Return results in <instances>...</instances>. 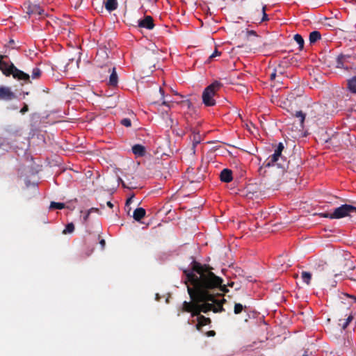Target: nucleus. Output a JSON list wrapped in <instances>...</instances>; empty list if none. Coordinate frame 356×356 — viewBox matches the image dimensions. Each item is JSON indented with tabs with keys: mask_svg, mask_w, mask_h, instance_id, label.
Wrapping results in <instances>:
<instances>
[{
	"mask_svg": "<svg viewBox=\"0 0 356 356\" xmlns=\"http://www.w3.org/2000/svg\"><path fill=\"white\" fill-rule=\"evenodd\" d=\"M213 268L208 265L193 261L191 270H184L186 278L184 283L191 301H184L180 309L181 312L190 313L192 317H197L195 328L201 331L203 326L209 325L211 320L202 315L212 311L214 313L225 312V298L218 299L222 293L228 291L226 285L222 284V279L216 275Z\"/></svg>",
	"mask_w": 356,
	"mask_h": 356,
	"instance_id": "obj_1",
	"label": "nucleus"
},
{
	"mask_svg": "<svg viewBox=\"0 0 356 356\" xmlns=\"http://www.w3.org/2000/svg\"><path fill=\"white\" fill-rule=\"evenodd\" d=\"M6 56L0 55V70L2 73L9 76L10 75L15 79L18 81H24L25 83H31L30 75L17 68L13 63H8L3 60Z\"/></svg>",
	"mask_w": 356,
	"mask_h": 356,
	"instance_id": "obj_2",
	"label": "nucleus"
},
{
	"mask_svg": "<svg viewBox=\"0 0 356 356\" xmlns=\"http://www.w3.org/2000/svg\"><path fill=\"white\" fill-rule=\"evenodd\" d=\"M284 149V146L283 143H279L274 150V153L264 161L261 168L263 167L269 168L275 165L282 170L288 168V163L282 155Z\"/></svg>",
	"mask_w": 356,
	"mask_h": 356,
	"instance_id": "obj_3",
	"label": "nucleus"
},
{
	"mask_svg": "<svg viewBox=\"0 0 356 356\" xmlns=\"http://www.w3.org/2000/svg\"><path fill=\"white\" fill-rule=\"evenodd\" d=\"M355 215L356 207L345 204L334 209L333 212L325 213L324 217L329 218L330 219H339L346 216L352 218Z\"/></svg>",
	"mask_w": 356,
	"mask_h": 356,
	"instance_id": "obj_4",
	"label": "nucleus"
},
{
	"mask_svg": "<svg viewBox=\"0 0 356 356\" xmlns=\"http://www.w3.org/2000/svg\"><path fill=\"white\" fill-rule=\"evenodd\" d=\"M221 86L222 83L216 81L204 89L202 93V101L207 106H212L216 104L213 96Z\"/></svg>",
	"mask_w": 356,
	"mask_h": 356,
	"instance_id": "obj_5",
	"label": "nucleus"
},
{
	"mask_svg": "<svg viewBox=\"0 0 356 356\" xmlns=\"http://www.w3.org/2000/svg\"><path fill=\"white\" fill-rule=\"evenodd\" d=\"M337 318L339 326H340L342 330H345L353 320L354 314L349 307H343L339 309Z\"/></svg>",
	"mask_w": 356,
	"mask_h": 356,
	"instance_id": "obj_6",
	"label": "nucleus"
},
{
	"mask_svg": "<svg viewBox=\"0 0 356 356\" xmlns=\"http://www.w3.org/2000/svg\"><path fill=\"white\" fill-rule=\"evenodd\" d=\"M266 6H263L261 9L252 10L250 13V19L254 24H261L268 20L266 13Z\"/></svg>",
	"mask_w": 356,
	"mask_h": 356,
	"instance_id": "obj_7",
	"label": "nucleus"
},
{
	"mask_svg": "<svg viewBox=\"0 0 356 356\" xmlns=\"http://www.w3.org/2000/svg\"><path fill=\"white\" fill-rule=\"evenodd\" d=\"M17 98V95L7 86H0V101H12Z\"/></svg>",
	"mask_w": 356,
	"mask_h": 356,
	"instance_id": "obj_8",
	"label": "nucleus"
},
{
	"mask_svg": "<svg viewBox=\"0 0 356 356\" xmlns=\"http://www.w3.org/2000/svg\"><path fill=\"white\" fill-rule=\"evenodd\" d=\"M105 72L110 73L108 84L111 86H116L118 83V77L115 70V67H111L106 65L104 67Z\"/></svg>",
	"mask_w": 356,
	"mask_h": 356,
	"instance_id": "obj_9",
	"label": "nucleus"
},
{
	"mask_svg": "<svg viewBox=\"0 0 356 356\" xmlns=\"http://www.w3.org/2000/svg\"><path fill=\"white\" fill-rule=\"evenodd\" d=\"M138 23L140 28L152 30L154 27L153 18L149 15H147L144 19L138 20Z\"/></svg>",
	"mask_w": 356,
	"mask_h": 356,
	"instance_id": "obj_10",
	"label": "nucleus"
},
{
	"mask_svg": "<svg viewBox=\"0 0 356 356\" xmlns=\"http://www.w3.org/2000/svg\"><path fill=\"white\" fill-rule=\"evenodd\" d=\"M220 179L222 182L229 183L232 181V172L227 168L223 169L220 174Z\"/></svg>",
	"mask_w": 356,
	"mask_h": 356,
	"instance_id": "obj_11",
	"label": "nucleus"
},
{
	"mask_svg": "<svg viewBox=\"0 0 356 356\" xmlns=\"http://www.w3.org/2000/svg\"><path fill=\"white\" fill-rule=\"evenodd\" d=\"M27 13L29 15H35L41 16L44 13V10L40 6L36 4H31L29 6Z\"/></svg>",
	"mask_w": 356,
	"mask_h": 356,
	"instance_id": "obj_12",
	"label": "nucleus"
},
{
	"mask_svg": "<svg viewBox=\"0 0 356 356\" xmlns=\"http://www.w3.org/2000/svg\"><path fill=\"white\" fill-rule=\"evenodd\" d=\"M132 152L138 157L144 156L146 154L145 147L140 144L134 145L132 147Z\"/></svg>",
	"mask_w": 356,
	"mask_h": 356,
	"instance_id": "obj_13",
	"label": "nucleus"
},
{
	"mask_svg": "<svg viewBox=\"0 0 356 356\" xmlns=\"http://www.w3.org/2000/svg\"><path fill=\"white\" fill-rule=\"evenodd\" d=\"M146 214V211L142 207L137 208L134 210L133 218L136 221H140Z\"/></svg>",
	"mask_w": 356,
	"mask_h": 356,
	"instance_id": "obj_14",
	"label": "nucleus"
},
{
	"mask_svg": "<svg viewBox=\"0 0 356 356\" xmlns=\"http://www.w3.org/2000/svg\"><path fill=\"white\" fill-rule=\"evenodd\" d=\"M104 4L106 9L109 12L116 10L118 8L117 0H104Z\"/></svg>",
	"mask_w": 356,
	"mask_h": 356,
	"instance_id": "obj_15",
	"label": "nucleus"
},
{
	"mask_svg": "<svg viewBox=\"0 0 356 356\" xmlns=\"http://www.w3.org/2000/svg\"><path fill=\"white\" fill-rule=\"evenodd\" d=\"M191 140L193 142V149L194 152L195 147L200 143L202 140V136L200 134L199 131H196L195 129L192 130Z\"/></svg>",
	"mask_w": 356,
	"mask_h": 356,
	"instance_id": "obj_16",
	"label": "nucleus"
},
{
	"mask_svg": "<svg viewBox=\"0 0 356 356\" xmlns=\"http://www.w3.org/2000/svg\"><path fill=\"white\" fill-rule=\"evenodd\" d=\"M295 118H298L299 120V127L300 129L304 128V122L305 119V114L302 113V111H296L294 114Z\"/></svg>",
	"mask_w": 356,
	"mask_h": 356,
	"instance_id": "obj_17",
	"label": "nucleus"
},
{
	"mask_svg": "<svg viewBox=\"0 0 356 356\" xmlns=\"http://www.w3.org/2000/svg\"><path fill=\"white\" fill-rule=\"evenodd\" d=\"M321 38V33L319 31H314L309 34V42L313 44L316 42L317 40H320Z\"/></svg>",
	"mask_w": 356,
	"mask_h": 356,
	"instance_id": "obj_18",
	"label": "nucleus"
},
{
	"mask_svg": "<svg viewBox=\"0 0 356 356\" xmlns=\"http://www.w3.org/2000/svg\"><path fill=\"white\" fill-rule=\"evenodd\" d=\"M348 58L347 56L344 55H340L337 58L336 60V66L338 68H344V63L346 60Z\"/></svg>",
	"mask_w": 356,
	"mask_h": 356,
	"instance_id": "obj_19",
	"label": "nucleus"
},
{
	"mask_svg": "<svg viewBox=\"0 0 356 356\" xmlns=\"http://www.w3.org/2000/svg\"><path fill=\"white\" fill-rule=\"evenodd\" d=\"M348 87L352 92L356 93V75L348 80Z\"/></svg>",
	"mask_w": 356,
	"mask_h": 356,
	"instance_id": "obj_20",
	"label": "nucleus"
},
{
	"mask_svg": "<svg viewBox=\"0 0 356 356\" xmlns=\"http://www.w3.org/2000/svg\"><path fill=\"white\" fill-rule=\"evenodd\" d=\"M301 277L303 282L306 283L307 285L310 284L312 280V274L310 273L307 271H302L301 273Z\"/></svg>",
	"mask_w": 356,
	"mask_h": 356,
	"instance_id": "obj_21",
	"label": "nucleus"
},
{
	"mask_svg": "<svg viewBox=\"0 0 356 356\" xmlns=\"http://www.w3.org/2000/svg\"><path fill=\"white\" fill-rule=\"evenodd\" d=\"M294 40L299 46V49L302 50L304 47V39L300 34H296L293 37Z\"/></svg>",
	"mask_w": 356,
	"mask_h": 356,
	"instance_id": "obj_22",
	"label": "nucleus"
},
{
	"mask_svg": "<svg viewBox=\"0 0 356 356\" xmlns=\"http://www.w3.org/2000/svg\"><path fill=\"white\" fill-rule=\"evenodd\" d=\"M42 75V70L39 67H34L32 70L31 77L33 79H38Z\"/></svg>",
	"mask_w": 356,
	"mask_h": 356,
	"instance_id": "obj_23",
	"label": "nucleus"
},
{
	"mask_svg": "<svg viewBox=\"0 0 356 356\" xmlns=\"http://www.w3.org/2000/svg\"><path fill=\"white\" fill-rule=\"evenodd\" d=\"M65 207L64 203L51 202L49 208L51 209H63Z\"/></svg>",
	"mask_w": 356,
	"mask_h": 356,
	"instance_id": "obj_24",
	"label": "nucleus"
},
{
	"mask_svg": "<svg viewBox=\"0 0 356 356\" xmlns=\"http://www.w3.org/2000/svg\"><path fill=\"white\" fill-rule=\"evenodd\" d=\"M246 306H243L241 303H235L234 312L235 314H239L242 312L243 309H246Z\"/></svg>",
	"mask_w": 356,
	"mask_h": 356,
	"instance_id": "obj_25",
	"label": "nucleus"
},
{
	"mask_svg": "<svg viewBox=\"0 0 356 356\" xmlns=\"http://www.w3.org/2000/svg\"><path fill=\"white\" fill-rule=\"evenodd\" d=\"M74 230V225L72 222L68 223L65 229L63 231V234H67L70 233H72Z\"/></svg>",
	"mask_w": 356,
	"mask_h": 356,
	"instance_id": "obj_26",
	"label": "nucleus"
},
{
	"mask_svg": "<svg viewBox=\"0 0 356 356\" xmlns=\"http://www.w3.org/2000/svg\"><path fill=\"white\" fill-rule=\"evenodd\" d=\"M159 92L160 93V99L162 100V103L161 104L162 105H165V106H169V104L168 102H165L164 100V90L163 88H161V87L159 88Z\"/></svg>",
	"mask_w": 356,
	"mask_h": 356,
	"instance_id": "obj_27",
	"label": "nucleus"
},
{
	"mask_svg": "<svg viewBox=\"0 0 356 356\" xmlns=\"http://www.w3.org/2000/svg\"><path fill=\"white\" fill-rule=\"evenodd\" d=\"M252 36L255 37V38L258 37L257 33L254 31H248V30H247L246 32H245V38H246V39L248 40H250V38Z\"/></svg>",
	"mask_w": 356,
	"mask_h": 356,
	"instance_id": "obj_28",
	"label": "nucleus"
},
{
	"mask_svg": "<svg viewBox=\"0 0 356 356\" xmlns=\"http://www.w3.org/2000/svg\"><path fill=\"white\" fill-rule=\"evenodd\" d=\"M122 186H123L124 188H127L129 189L136 188V186L134 185L131 181L128 182V183H126V182L122 181Z\"/></svg>",
	"mask_w": 356,
	"mask_h": 356,
	"instance_id": "obj_29",
	"label": "nucleus"
},
{
	"mask_svg": "<svg viewBox=\"0 0 356 356\" xmlns=\"http://www.w3.org/2000/svg\"><path fill=\"white\" fill-rule=\"evenodd\" d=\"M121 124L126 127H130L131 126V121L129 118H124L121 120Z\"/></svg>",
	"mask_w": 356,
	"mask_h": 356,
	"instance_id": "obj_30",
	"label": "nucleus"
},
{
	"mask_svg": "<svg viewBox=\"0 0 356 356\" xmlns=\"http://www.w3.org/2000/svg\"><path fill=\"white\" fill-rule=\"evenodd\" d=\"M221 54V52L220 51H218L217 49H216L213 53L209 56L208 60H212L213 58L216 57V56H218Z\"/></svg>",
	"mask_w": 356,
	"mask_h": 356,
	"instance_id": "obj_31",
	"label": "nucleus"
},
{
	"mask_svg": "<svg viewBox=\"0 0 356 356\" xmlns=\"http://www.w3.org/2000/svg\"><path fill=\"white\" fill-rule=\"evenodd\" d=\"M277 76V70L274 69L272 73L270 74V79L271 81H275L276 77Z\"/></svg>",
	"mask_w": 356,
	"mask_h": 356,
	"instance_id": "obj_32",
	"label": "nucleus"
},
{
	"mask_svg": "<svg viewBox=\"0 0 356 356\" xmlns=\"http://www.w3.org/2000/svg\"><path fill=\"white\" fill-rule=\"evenodd\" d=\"M29 111V106L26 103H24L23 107L20 110V113L24 115L25 113H26Z\"/></svg>",
	"mask_w": 356,
	"mask_h": 356,
	"instance_id": "obj_33",
	"label": "nucleus"
},
{
	"mask_svg": "<svg viewBox=\"0 0 356 356\" xmlns=\"http://www.w3.org/2000/svg\"><path fill=\"white\" fill-rule=\"evenodd\" d=\"M350 275L353 276V279L356 280V266H354L352 268V272H351Z\"/></svg>",
	"mask_w": 356,
	"mask_h": 356,
	"instance_id": "obj_34",
	"label": "nucleus"
},
{
	"mask_svg": "<svg viewBox=\"0 0 356 356\" xmlns=\"http://www.w3.org/2000/svg\"><path fill=\"white\" fill-rule=\"evenodd\" d=\"M134 195H132L130 197H129L127 201H126V204H125V206L126 207H128L133 201V198H134Z\"/></svg>",
	"mask_w": 356,
	"mask_h": 356,
	"instance_id": "obj_35",
	"label": "nucleus"
},
{
	"mask_svg": "<svg viewBox=\"0 0 356 356\" xmlns=\"http://www.w3.org/2000/svg\"><path fill=\"white\" fill-rule=\"evenodd\" d=\"M207 337H214L216 335V332L214 330H210L206 332L205 334Z\"/></svg>",
	"mask_w": 356,
	"mask_h": 356,
	"instance_id": "obj_36",
	"label": "nucleus"
},
{
	"mask_svg": "<svg viewBox=\"0 0 356 356\" xmlns=\"http://www.w3.org/2000/svg\"><path fill=\"white\" fill-rule=\"evenodd\" d=\"M99 244H100V245H101V247H102V249H104V247H105V245H106V241H105V240H104V239H101V240L99 241Z\"/></svg>",
	"mask_w": 356,
	"mask_h": 356,
	"instance_id": "obj_37",
	"label": "nucleus"
},
{
	"mask_svg": "<svg viewBox=\"0 0 356 356\" xmlns=\"http://www.w3.org/2000/svg\"><path fill=\"white\" fill-rule=\"evenodd\" d=\"M88 211L91 213L92 212H99V210L97 208L92 207V208L90 209Z\"/></svg>",
	"mask_w": 356,
	"mask_h": 356,
	"instance_id": "obj_38",
	"label": "nucleus"
},
{
	"mask_svg": "<svg viewBox=\"0 0 356 356\" xmlns=\"http://www.w3.org/2000/svg\"><path fill=\"white\" fill-rule=\"evenodd\" d=\"M6 140L4 138H0V148L5 145Z\"/></svg>",
	"mask_w": 356,
	"mask_h": 356,
	"instance_id": "obj_39",
	"label": "nucleus"
},
{
	"mask_svg": "<svg viewBox=\"0 0 356 356\" xmlns=\"http://www.w3.org/2000/svg\"><path fill=\"white\" fill-rule=\"evenodd\" d=\"M90 213H89L88 211H87L86 213V215L83 217V220L86 222L88 220V218H89V216H90Z\"/></svg>",
	"mask_w": 356,
	"mask_h": 356,
	"instance_id": "obj_40",
	"label": "nucleus"
},
{
	"mask_svg": "<svg viewBox=\"0 0 356 356\" xmlns=\"http://www.w3.org/2000/svg\"><path fill=\"white\" fill-rule=\"evenodd\" d=\"M106 205H107L109 208H111V209L113 207V204L111 202H110V201H108V202H106Z\"/></svg>",
	"mask_w": 356,
	"mask_h": 356,
	"instance_id": "obj_41",
	"label": "nucleus"
},
{
	"mask_svg": "<svg viewBox=\"0 0 356 356\" xmlns=\"http://www.w3.org/2000/svg\"><path fill=\"white\" fill-rule=\"evenodd\" d=\"M250 188H251V186H248V187L247 188V191H248V192H249L250 193H252V195H254V193H252V192L250 191Z\"/></svg>",
	"mask_w": 356,
	"mask_h": 356,
	"instance_id": "obj_42",
	"label": "nucleus"
},
{
	"mask_svg": "<svg viewBox=\"0 0 356 356\" xmlns=\"http://www.w3.org/2000/svg\"><path fill=\"white\" fill-rule=\"evenodd\" d=\"M302 356H309L307 353V350H305V353L303 354Z\"/></svg>",
	"mask_w": 356,
	"mask_h": 356,
	"instance_id": "obj_43",
	"label": "nucleus"
},
{
	"mask_svg": "<svg viewBox=\"0 0 356 356\" xmlns=\"http://www.w3.org/2000/svg\"><path fill=\"white\" fill-rule=\"evenodd\" d=\"M29 92H23L24 97L25 95H29Z\"/></svg>",
	"mask_w": 356,
	"mask_h": 356,
	"instance_id": "obj_44",
	"label": "nucleus"
},
{
	"mask_svg": "<svg viewBox=\"0 0 356 356\" xmlns=\"http://www.w3.org/2000/svg\"><path fill=\"white\" fill-rule=\"evenodd\" d=\"M187 105H188V107L190 108L191 102L189 101H187Z\"/></svg>",
	"mask_w": 356,
	"mask_h": 356,
	"instance_id": "obj_45",
	"label": "nucleus"
},
{
	"mask_svg": "<svg viewBox=\"0 0 356 356\" xmlns=\"http://www.w3.org/2000/svg\"><path fill=\"white\" fill-rule=\"evenodd\" d=\"M157 102H156V101H153V102H152V103H154V104H156V103H157Z\"/></svg>",
	"mask_w": 356,
	"mask_h": 356,
	"instance_id": "obj_46",
	"label": "nucleus"
},
{
	"mask_svg": "<svg viewBox=\"0 0 356 356\" xmlns=\"http://www.w3.org/2000/svg\"><path fill=\"white\" fill-rule=\"evenodd\" d=\"M355 300V302H356V297H353Z\"/></svg>",
	"mask_w": 356,
	"mask_h": 356,
	"instance_id": "obj_47",
	"label": "nucleus"
},
{
	"mask_svg": "<svg viewBox=\"0 0 356 356\" xmlns=\"http://www.w3.org/2000/svg\"><path fill=\"white\" fill-rule=\"evenodd\" d=\"M277 81L278 83L282 82V81H281V80H277Z\"/></svg>",
	"mask_w": 356,
	"mask_h": 356,
	"instance_id": "obj_48",
	"label": "nucleus"
}]
</instances>
